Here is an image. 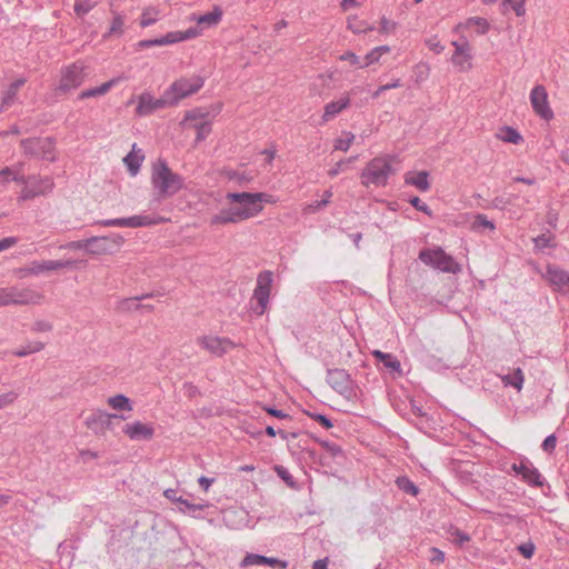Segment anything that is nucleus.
<instances>
[{"label":"nucleus","instance_id":"41","mask_svg":"<svg viewBox=\"0 0 569 569\" xmlns=\"http://www.w3.org/2000/svg\"><path fill=\"white\" fill-rule=\"evenodd\" d=\"M43 196V190L33 189L32 182H28L27 186L23 187L21 193L19 196V200L26 201L33 199L36 197Z\"/></svg>","mask_w":569,"mask_h":569},{"label":"nucleus","instance_id":"55","mask_svg":"<svg viewBox=\"0 0 569 569\" xmlns=\"http://www.w3.org/2000/svg\"><path fill=\"white\" fill-rule=\"evenodd\" d=\"M356 159V157H352V158H349L347 160H340L338 161L329 171H328V174L333 178L336 176H338L342 170H343V166L352 162L353 160Z\"/></svg>","mask_w":569,"mask_h":569},{"label":"nucleus","instance_id":"17","mask_svg":"<svg viewBox=\"0 0 569 569\" xmlns=\"http://www.w3.org/2000/svg\"><path fill=\"white\" fill-rule=\"evenodd\" d=\"M452 46L455 47V53L451 58L452 63L460 67V69L469 68L471 60V48L469 42L467 40L453 41Z\"/></svg>","mask_w":569,"mask_h":569},{"label":"nucleus","instance_id":"36","mask_svg":"<svg viewBox=\"0 0 569 569\" xmlns=\"http://www.w3.org/2000/svg\"><path fill=\"white\" fill-rule=\"evenodd\" d=\"M96 4V0H76L73 9L78 17H83L89 13Z\"/></svg>","mask_w":569,"mask_h":569},{"label":"nucleus","instance_id":"52","mask_svg":"<svg viewBox=\"0 0 569 569\" xmlns=\"http://www.w3.org/2000/svg\"><path fill=\"white\" fill-rule=\"evenodd\" d=\"M309 417L321 425L325 429H331L333 427L332 421L325 415L321 413H309Z\"/></svg>","mask_w":569,"mask_h":569},{"label":"nucleus","instance_id":"28","mask_svg":"<svg viewBox=\"0 0 569 569\" xmlns=\"http://www.w3.org/2000/svg\"><path fill=\"white\" fill-rule=\"evenodd\" d=\"M501 381L506 387H513L518 391L522 389L525 376L520 368H517L512 373L501 376Z\"/></svg>","mask_w":569,"mask_h":569},{"label":"nucleus","instance_id":"53","mask_svg":"<svg viewBox=\"0 0 569 569\" xmlns=\"http://www.w3.org/2000/svg\"><path fill=\"white\" fill-rule=\"evenodd\" d=\"M380 54L378 51L373 48L370 52H368L362 61V64H360V68H366L375 62H378L380 59Z\"/></svg>","mask_w":569,"mask_h":569},{"label":"nucleus","instance_id":"42","mask_svg":"<svg viewBox=\"0 0 569 569\" xmlns=\"http://www.w3.org/2000/svg\"><path fill=\"white\" fill-rule=\"evenodd\" d=\"M473 228L477 230H479V229L495 230L496 227H495L493 221L489 220L486 214L478 213L475 217Z\"/></svg>","mask_w":569,"mask_h":569},{"label":"nucleus","instance_id":"14","mask_svg":"<svg viewBox=\"0 0 569 569\" xmlns=\"http://www.w3.org/2000/svg\"><path fill=\"white\" fill-rule=\"evenodd\" d=\"M169 106H171V101L167 97L166 91L159 99H154L150 93L144 92L139 97L136 112L139 116H148L158 109H162Z\"/></svg>","mask_w":569,"mask_h":569},{"label":"nucleus","instance_id":"4","mask_svg":"<svg viewBox=\"0 0 569 569\" xmlns=\"http://www.w3.org/2000/svg\"><path fill=\"white\" fill-rule=\"evenodd\" d=\"M419 259L427 266L439 269L443 272L456 273L460 271L459 264L453 258L447 254L441 248L423 249L419 253Z\"/></svg>","mask_w":569,"mask_h":569},{"label":"nucleus","instance_id":"6","mask_svg":"<svg viewBox=\"0 0 569 569\" xmlns=\"http://www.w3.org/2000/svg\"><path fill=\"white\" fill-rule=\"evenodd\" d=\"M164 221L166 219L160 216L137 214L128 218L103 219L96 223L102 227L140 228L154 226Z\"/></svg>","mask_w":569,"mask_h":569},{"label":"nucleus","instance_id":"22","mask_svg":"<svg viewBox=\"0 0 569 569\" xmlns=\"http://www.w3.org/2000/svg\"><path fill=\"white\" fill-rule=\"evenodd\" d=\"M262 565H268L273 568L279 567V568L284 569V568H287L288 562L282 561L278 558L266 557V556L257 555V553H248L241 561L242 567L262 566Z\"/></svg>","mask_w":569,"mask_h":569},{"label":"nucleus","instance_id":"61","mask_svg":"<svg viewBox=\"0 0 569 569\" xmlns=\"http://www.w3.org/2000/svg\"><path fill=\"white\" fill-rule=\"evenodd\" d=\"M157 21V18L151 14L150 10H144L141 14L140 24L146 28L153 24Z\"/></svg>","mask_w":569,"mask_h":569},{"label":"nucleus","instance_id":"1","mask_svg":"<svg viewBox=\"0 0 569 569\" xmlns=\"http://www.w3.org/2000/svg\"><path fill=\"white\" fill-rule=\"evenodd\" d=\"M151 184L157 200L177 194L184 186L182 176L173 172L162 159L152 166Z\"/></svg>","mask_w":569,"mask_h":569},{"label":"nucleus","instance_id":"59","mask_svg":"<svg viewBox=\"0 0 569 569\" xmlns=\"http://www.w3.org/2000/svg\"><path fill=\"white\" fill-rule=\"evenodd\" d=\"M556 445H557V438L555 435H549L543 441H542V445H541V448L543 451L548 452V453H551L555 448H556Z\"/></svg>","mask_w":569,"mask_h":569},{"label":"nucleus","instance_id":"18","mask_svg":"<svg viewBox=\"0 0 569 569\" xmlns=\"http://www.w3.org/2000/svg\"><path fill=\"white\" fill-rule=\"evenodd\" d=\"M123 431L131 440H150L154 433L152 426L142 423L141 421L126 425Z\"/></svg>","mask_w":569,"mask_h":569},{"label":"nucleus","instance_id":"40","mask_svg":"<svg viewBox=\"0 0 569 569\" xmlns=\"http://www.w3.org/2000/svg\"><path fill=\"white\" fill-rule=\"evenodd\" d=\"M355 140V134L351 132H343V136L338 138L335 142V149L340 151H348Z\"/></svg>","mask_w":569,"mask_h":569},{"label":"nucleus","instance_id":"2","mask_svg":"<svg viewBox=\"0 0 569 569\" xmlns=\"http://www.w3.org/2000/svg\"><path fill=\"white\" fill-rule=\"evenodd\" d=\"M391 172L392 168L388 159L373 158L361 172V183L366 187L370 184L385 187Z\"/></svg>","mask_w":569,"mask_h":569},{"label":"nucleus","instance_id":"47","mask_svg":"<svg viewBox=\"0 0 569 569\" xmlns=\"http://www.w3.org/2000/svg\"><path fill=\"white\" fill-rule=\"evenodd\" d=\"M62 248L70 249V250H84L86 252H88L89 238L83 239V240L70 241L67 244H64Z\"/></svg>","mask_w":569,"mask_h":569},{"label":"nucleus","instance_id":"5","mask_svg":"<svg viewBox=\"0 0 569 569\" xmlns=\"http://www.w3.org/2000/svg\"><path fill=\"white\" fill-rule=\"evenodd\" d=\"M272 281L273 273L269 270L262 271L258 274L257 286L253 290V298L257 301L253 312L257 316H262L268 308Z\"/></svg>","mask_w":569,"mask_h":569},{"label":"nucleus","instance_id":"19","mask_svg":"<svg viewBox=\"0 0 569 569\" xmlns=\"http://www.w3.org/2000/svg\"><path fill=\"white\" fill-rule=\"evenodd\" d=\"M29 302L28 291H19L16 288H0V306L27 305Z\"/></svg>","mask_w":569,"mask_h":569},{"label":"nucleus","instance_id":"24","mask_svg":"<svg viewBox=\"0 0 569 569\" xmlns=\"http://www.w3.org/2000/svg\"><path fill=\"white\" fill-rule=\"evenodd\" d=\"M351 103L349 94H343L336 101H331L325 106V111L322 114V121L328 122L341 111L347 109Z\"/></svg>","mask_w":569,"mask_h":569},{"label":"nucleus","instance_id":"3","mask_svg":"<svg viewBox=\"0 0 569 569\" xmlns=\"http://www.w3.org/2000/svg\"><path fill=\"white\" fill-rule=\"evenodd\" d=\"M204 83L201 76H192L190 78H180L176 80L167 90V97L171 101V106H176L180 100L198 92Z\"/></svg>","mask_w":569,"mask_h":569},{"label":"nucleus","instance_id":"20","mask_svg":"<svg viewBox=\"0 0 569 569\" xmlns=\"http://www.w3.org/2000/svg\"><path fill=\"white\" fill-rule=\"evenodd\" d=\"M113 418L123 419L122 416L97 411L87 417L86 425L89 429L93 430L94 432H99L109 428L111 425V419Z\"/></svg>","mask_w":569,"mask_h":569},{"label":"nucleus","instance_id":"57","mask_svg":"<svg viewBox=\"0 0 569 569\" xmlns=\"http://www.w3.org/2000/svg\"><path fill=\"white\" fill-rule=\"evenodd\" d=\"M510 4L512 10L515 11V13L518 16V17H521L525 14L526 12V9H525V0H513V1H503V4Z\"/></svg>","mask_w":569,"mask_h":569},{"label":"nucleus","instance_id":"27","mask_svg":"<svg viewBox=\"0 0 569 569\" xmlns=\"http://www.w3.org/2000/svg\"><path fill=\"white\" fill-rule=\"evenodd\" d=\"M372 355L376 359L381 361L386 368L390 369L391 371L401 373V363L395 356L385 353L380 350H375Z\"/></svg>","mask_w":569,"mask_h":569},{"label":"nucleus","instance_id":"15","mask_svg":"<svg viewBox=\"0 0 569 569\" xmlns=\"http://www.w3.org/2000/svg\"><path fill=\"white\" fill-rule=\"evenodd\" d=\"M543 277L555 290L569 293V273L566 270L548 264Z\"/></svg>","mask_w":569,"mask_h":569},{"label":"nucleus","instance_id":"8","mask_svg":"<svg viewBox=\"0 0 569 569\" xmlns=\"http://www.w3.org/2000/svg\"><path fill=\"white\" fill-rule=\"evenodd\" d=\"M124 242V238L120 234H111L107 237L89 238L88 253L101 256L112 253L118 250Z\"/></svg>","mask_w":569,"mask_h":569},{"label":"nucleus","instance_id":"49","mask_svg":"<svg viewBox=\"0 0 569 569\" xmlns=\"http://www.w3.org/2000/svg\"><path fill=\"white\" fill-rule=\"evenodd\" d=\"M409 202L418 211H421L428 216H431L432 212H431L430 208L423 201H421V199L419 197H412L409 200Z\"/></svg>","mask_w":569,"mask_h":569},{"label":"nucleus","instance_id":"38","mask_svg":"<svg viewBox=\"0 0 569 569\" xmlns=\"http://www.w3.org/2000/svg\"><path fill=\"white\" fill-rule=\"evenodd\" d=\"M192 127L194 128V130L197 132V137H196L197 142L204 140L211 132V122L210 121L194 122L192 124Z\"/></svg>","mask_w":569,"mask_h":569},{"label":"nucleus","instance_id":"63","mask_svg":"<svg viewBox=\"0 0 569 569\" xmlns=\"http://www.w3.org/2000/svg\"><path fill=\"white\" fill-rule=\"evenodd\" d=\"M122 27H123V20L120 16H117L113 18V20L111 22L109 33H121Z\"/></svg>","mask_w":569,"mask_h":569},{"label":"nucleus","instance_id":"56","mask_svg":"<svg viewBox=\"0 0 569 569\" xmlns=\"http://www.w3.org/2000/svg\"><path fill=\"white\" fill-rule=\"evenodd\" d=\"M208 506H209L208 503H191L190 502V505H188L187 509H182V507H179V510L184 513L196 517L198 511L203 510Z\"/></svg>","mask_w":569,"mask_h":569},{"label":"nucleus","instance_id":"7","mask_svg":"<svg viewBox=\"0 0 569 569\" xmlns=\"http://www.w3.org/2000/svg\"><path fill=\"white\" fill-rule=\"evenodd\" d=\"M226 199L238 203L239 206L236 207L241 213L246 214V219L257 216L263 209L262 204L258 203L256 193L228 192Z\"/></svg>","mask_w":569,"mask_h":569},{"label":"nucleus","instance_id":"9","mask_svg":"<svg viewBox=\"0 0 569 569\" xmlns=\"http://www.w3.org/2000/svg\"><path fill=\"white\" fill-rule=\"evenodd\" d=\"M21 146L26 153L41 157L48 161L54 160V141L51 138H33L22 140Z\"/></svg>","mask_w":569,"mask_h":569},{"label":"nucleus","instance_id":"25","mask_svg":"<svg viewBox=\"0 0 569 569\" xmlns=\"http://www.w3.org/2000/svg\"><path fill=\"white\" fill-rule=\"evenodd\" d=\"M222 14V9L214 6L212 11L194 17L193 20H196L199 28L203 30L217 26L221 21Z\"/></svg>","mask_w":569,"mask_h":569},{"label":"nucleus","instance_id":"31","mask_svg":"<svg viewBox=\"0 0 569 569\" xmlns=\"http://www.w3.org/2000/svg\"><path fill=\"white\" fill-rule=\"evenodd\" d=\"M108 403L114 410H126V411L132 410L131 400L123 395H117V396L110 397L108 399Z\"/></svg>","mask_w":569,"mask_h":569},{"label":"nucleus","instance_id":"12","mask_svg":"<svg viewBox=\"0 0 569 569\" xmlns=\"http://www.w3.org/2000/svg\"><path fill=\"white\" fill-rule=\"evenodd\" d=\"M530 102L535 112L545 120H550L553 112L548 103L546 88L541 84L535 86L530 92Z\"/></svg>","mask_w":569,"mask_h":569},{"label":"nucleus","instance_id":"44","mask_svg":"<svg viewBox=\"0 0 569 569\" xmlns=\"http://www.w3.org/2000/svg\"><path fill=\"white\" fill-rule=\"evenodd\" d=\"M316 441L331 456V457H338L342 455V449L340 446L333 442H329L327 440H321L316 438Z\"/></svg>","mask_w":569,"mask_h":569},{"label":"nucleus","instance_id":"62","mask_svg":"<svg viewBox=\"0 0 569 569\" xmlns=\"http://www.w3.org/2000/svg\"><path fill=\"white\" fill-rule=\"evenodd\" d=\"M52 329V325L46 320H38L33 323L32 330L36 332H47Z\"/></svg>","mask_w":569,"mask_h":569},{"label":"nucleus","instance_id":"11","mask_svg":"<svg viewBox=\"0 0 569 569\" xmlns=\"http://www.w3.org/2000/svg\"><path fill=\"white\" fill-rule=\"evenodd\" d=\"M84 77V67L80 63H73L62 71L58 90L63 93L70 92L82 84Z\"/></svg>","mask_w":569,"mask_h":569},{"label":"nucleus","instance_id":"21","mask_svg":"<svg viewBox=\"0 0 569 569\" xmlns=\"http://www.w3.org/2000/svg\"><path fill=\"white\" fill-rule=\"evenodd\" d=\"M61 264H58L56 260H42V261H32L28 266L20 269V273L23 277L27 276H40L48 271H56L59 270V267Z\"/></svg>","mask_w":569,"mask_h":569},{"label":"nucleus","instance_id":"13","mask_svg":"<svg viewBox=\"0 0 569 569\" xmlns=\"http://www.w3.org/2000/svg\"><path fill=\"white\" fill-rule=\"evenodd\" d=\"M511 469L517 475L521 476L522 480L529 486L542 487L545 483L542 475L528 459L521 460L519 463H513Z\"/></svg>","mask_w":569,"mask_h":569},{"label":"nucleus","instance_id":"64","mask_svg":"<svg viewBox=\"0 0 569 569\" xmlns=\"http://www.w3.org/2000/svg\"><path fill=\"white\" fill-rule=\"evenodd\" d=\"M511 203V200L509 198L505 197H496L492 200V208L503 210L507 206Z\"/></svg>","mask_w":569,"mask_h":569},{"label":"nucleus","instance_id":"26","mask_svg":"<svg viewBox=\"0 0 569 569\" xmlns=\"http://www.w3.org/2000/svg\"><path fill=\"white\" fill-rule=\"evenodd\" d=\"M429 173L427 171H419L417 173H407L405 182L416 187L418 190L425 192L430 189Z\"/></svg>","mask_w":569,"mask_h":569},{"label":"nucleus","instance_id":"34","mask_svg":"<svg viewBox=\"0 0 569 569\" xmlns=\"http://www.w3.org/2000/svg\"><path fill=\"white\" fill-rule=\"evenodd\" d=\"M31 178H33L32 179L33 189L43 190V196L52 191V189L54 187V182L51 177L38 178V177L32 176Z\"/></svg>","mask_w":569,"mask_h":569},{"label":"nucleus","instance_id":"35","mask_svg":"<svg viewBox=\"0 0 569 569\" xmlns=\"http://www.w3.org/2000/svg\"><path fill=\"white\" fill-rule=\"evenodd\" d=\"M447 533L449 535L452 542H455L458 546H462L465 542H468L470 540V536L468 533L461 531L460 529L453 526H450L448 528Z\"/></svg>","mask_w":569,"mask_h":569},{"label":"nucleus","instance_id":"58","mask_svg":"<svg viewBox=\"0 0 569 569\" xmlns=\"http://www.w3.org/2000/svg\"><path fill=\"white\" fill-rule=\"evenodd\" d=\"M340 60L348 61L350 64L357 66L359 68H360V64H362L361 59L352 51H347L343 54H341Z\"/></svg>","mask_w":569,"mask_h":569},{"label":"nucleus","instance_id":"16","mask_svg":"<svg viewBox=\"0 0 569 569\" xmlns=\"http://www.w3.org/2000/svg\"><path fill=\"white\" fill-rule=\"evenodd\" d=\"M199 343L214 356L221 357L229 349L233 348V342L227 338L204 336L199 338Z\"/></svg>","mask_w":569,"mask_h":569},{"label":"nucleus","instance_id":"51","mask_svg":"<svg viewBox=\"0 0 569 569\" xmlns=\"http://www.w3.org/2000/svg\"><path fill=\"white\" fill-rule=\"evenodd\" d=\"M551 237L540 234L533 239L535 247L539 250L552 247L553 244L551 243Z\"/></svg>","mask_w":569,"mask_h":569},{"label":"nucleus","instance_id":"43","mask_svg":"<svg viewBox=\"0 0 569 569\" xmlns=\"http://www.w3.org/2000/svg\"><path fill=\"white\" fill-rule=\"evenodd\" d=\"M467 26L468 27L477 26L478 27L477 31L479 34L487 33L490 28L489 22L485 18H480V17L469 18L467 21Z\"/></svg>","mask_w":569,"mask_h":569},{"label":"nucleus","instance_id":"29","mask_svg":"<svg viewBox=\"0 0 569 569\" xmlns=\"http://www.w3.org/2000/svg\"><path fill=\"white\" fill-rule=\"evenodd\" d=\"M116 82H117V80L112 79V80L107 81V82H104L101 86H98L96 88L83 90L80 93L79 98L80 99H88V98H92V97L103 96L113 87V84H116Z\"/></svg>","mask_w":569,"mask_h":569},{"label":"nucleus","instance_id":"10","mask_svg":"<svg viewBox=\"0 0 569 569\" xmlns=\"http://www.w3.org/2000/svg\"><path fill=\"white\" fill-rule=\"evenodd\" d=\"M328 385L339 395L347 398L353 395V380L345 369H329L326 378Z\"/></svg>","mask_w":569,"mask_h":569},{"label":"nucleus","instance_id":"33","mask_svg":"<svg viewBox=\"0 0 569 569\" xmlns=\"http://www.w3.org/2000/svg\"><path fill=\"white\" fill-rule=\"evenodd\" d=\"M396 483L401 491L412 497H416L419 492L418 487L406 476L398 477Z\"/></svg>","mask_w":569,"mask_h":569},{"label":"nucleus","instance_id":"45","mask_svg":"<svg viewBox=\"0 0 569 569\" xmlns=\"http://www.w3.org/2000/svg\"><path fill=\"white\" fill-rule=\"evenodd\" d=\"M17 93H18V91L16 89H13L11 86H9L8 90L6 91V93L2 98V103L0 107L1 111L6 110L8 107H10L13 103V101L17 97Z\"/></svg>","mask_w":569,"mask_h":569},{"label":"nucleus","instance_id":"46","mask_svg":"<svg viewBox=\"0 0 569 569\" xmlns=\"http://www.w3.org/2000/svg\"><path fill=\"white\" fill-rule=\"evenodd\" d=\"M161 41L162 46H169L183 41V37H181V31H171L161 37Z\"/></svg>","mask_w":569,"mask_h":569},{"label":"nucleus","instance_id":"54","mask_svg":"<svg viewBox=\"0 0 569 569\" xmlns=\"http://www.w3.org/2000/svg\"><path fill=\"white\" fill-rule=\"evenodd\" d=\"M206 116L207 114L203 113L200 109H193L186 113L184 121H196V122L204 121L203 119L206 118Z\"/></svg>","mask_w":569,"mask_h":569},{"label":"nucleus","instance_id":"23","mask_svg":"<svg viewBox=\"0 0 569 569\" xmlns=\"http://www.w3.org/2000/svg\"><path fill=\"white\" fill-rule=\"evenodd\" d=\"M246 220V214L241 213L237 207L222 209L218 214L211 218L212 224L236 223Z\"/></svg>","mask_w":569,"mask_h":569},{"label":"nucleus","instance_id":"32","mask_svg":"<svg viewBox=\"0 0 569 569\" xmlns=\"http://www.w3.org/2000/svg\"><path fill=\"white\" fill-rule=\"evenodd\" d=\"M497 137L505 142L513 144H518L522 140L520 133L511 127H503Z\"/></svg>","mask_w":569,"mask_h":569},{"label":"nucleus","instance_id":"37","mask_svg":"<svg viewBox=\"0 0 569 569\" xmlns=\"http://www.w3.org/2000/svg\"><path fill=\"white\" fill-rule=\"evenodd\" d=\"M348 29L353 33H362L368 30H372V28L367 26V22L363 20H359L356 16L349 17L347 20Z\"/></svg>","mask_w":569,"mask_h":569},{"label":"nucleus","instance_id":"30","mask_svg":"<svg viewBox=\"0 0 569 569\" xmlns=\"http://www.w3.org/2000/svg\"><path fill=\"white\" fill-rule=\"evenodd\" d=\"M144 156L137 154L134 152H129L124 158L123 162L126 163L128 171L131 176H137L140 170L141 162L143 161Z\"/></svg>","mask_w":569,"mask_h":569},{"label":"nucleus","instance_id":"60","mask_svg":"<svg viewBox=\"0 0 569 569\" xmlns=\"http://www.w3.org/2000/svg\"><path fill=\"white\" fill-rule=\"evenodd\" d=\"M535 549V545L530 541L518 547L519 552L527 559H530L533 556Z\"/></svg>","mask_w":569,"mask_h":569},{"label":"nucleus","instance_id":"39","mask_svg":"<svg viewBox=\"0 0 569 569\" xmlns=\"http://www.w3.org/2000/svg\"><path fill=\"white\" fill-rule=\"evenodd\" d=\"M44 348V343L40 341H34L29 343L26 347L19 348L13 351V355L17 357H26L28 355L41 351Z\"/></svg>","mask_w":569,"mask_h":569},{"label":"nucleus","instance_id":"50","mask_svg":"<svg viewBox=\"0 0 569 569\" xmlns=\"http://www.w3.org/2000/svg\"><path fill=\"white\" fill-rule=\"evenodd\" d=\"M19 397V393L16 391H9L7 393L0 395V409L13 403Z\"/></svg>","mask_w":569,"mask_h":569},{"label":"nucleus","instance_id":"48","mask_svg":"<svg viewBox=\"0 0 569 569\" xmlns=\"http://www.w3.org/2000/svg\"><path fill=\"white\" fill-rule=\"evenodd\" d=\"M277 475L290 487H295L293 477L290 472L282 466H277L274 468Z\"/></svg>","mask_w":569,"mask_h":569}]
</instances>
